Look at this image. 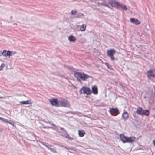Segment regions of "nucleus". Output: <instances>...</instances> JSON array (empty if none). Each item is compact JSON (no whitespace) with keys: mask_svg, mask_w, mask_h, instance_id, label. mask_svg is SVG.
I'll use <instances>...</instances> for the list:
<instances>
[{"mask_svg":"<svg viewBox=\"0 0 155 155\" xmlns=\"http://www.w3.org/2000/svg\"><path fill=\"white\" fill-rule=\"evenodd\" d=\"M62 133V134H68V133H66L65 132H64V131H63L62 132H61Z\"/></svg>","mask_w":155,"mask_h":155,"instance_id":"obj_38","label":"nucleus"},{"mask_svg":"<svg viewBox=\"0 0 155 155\" xmlns=\"http://www.w3.org/2000/svg\"><path fill=\"white\" fill-rule=\"evenodd\" d=\"M133 116L134 117H135V118H137V116L136 115V114H133Z\"/></svg>","mask_w":155,"mask_h":155,"instance_id":"obj_36","label":"nucleus"},{"mask_svg":"<svg viewBox=\"0 0 155 155\" xmlns=\"http://www.w3.org/2000/svg\"><path fill=\"white\" fill-rule=\"evenodd\" d=\"M111 6L114 7L117 9H120L122 10L127 11V8L125 5L120 4L116 0H108V3Z\"/></svg>","mask_w":155,"mask_h":155,"instance_id":"obj_1","label":"nucleus"},{"mask_svg":"<svg viewBox=\"0 0 155 155\" xmlns=\"http://www.w3.org/2000/svg\"><path fill=\"white\" fill-rule=\"evenodd\" d=\"M77 11H76V10L74 11V10H72L71 11V14L72 15H75L76 13H77Z\"/></svg>","mask_w":155,"mask_h":155,"instance_id":"obj_29","label":"nucleus"},{"mask_svg":"<svg viewBox=\"0 0 155 155\" xmlns=\"http://www.w3.org/2000/svg\"><path fill=\"white\" fill-rule=\"evenodd\" d=\"M79 92L81 94H83L87 95H90L92 93V91L89 87L84 86L80 89Z\"/></svg>","mask_w":155,"mask_h":155,"instance_id":"obj_4","label":"nucleus"},{"mask_svg":"<svg viewBox=\"0 0 155 155\" xmlns=\"http://www.w3.org/2000/svg\"><path fill=\"white\" fill-rule=\"evenodd\" d=\"M46 128L47 129H49V128H51L52 129L55 130L57 129V126L56 125H53V127H50L49 126L46 127Z\"/></svg>","mask_w":155,"mask_h":155,"instance_id":"obj_24","label":"nucleus"},{"mask_svg":"<svg viewBox=\"0 0 155 155\" xmlns=\"http://www.w3.org/2000/svg\"><path fill=\"white\" fill-rule=\"evenodd\" d=\"M135 137H127V142L131 143L134 141Z\"/></svg>","mask_w":155,"mask_h":155,"instance_id":"obj_16","label":"nucleus"},{"mask_svg":"<svg viewBox=\"0 0 155 155\" xmlns=\"http://www.w3.org/2000/svg\"><path fill=\"white\" fill-rule=\"evenodd\" d=\"M128 116L127 112L125 111V110H124V112L122 114V118L125 121L128 118Z\"/></svg>","mask_w":155,"mask_h":155,"instance_id":"obj_14","label":"nucleus"},{"mask_svg":"<svg viewBox=\"0 0 155 155\" xmlns=\"http://www.w3.org/2000/svg\"><path fill=\"white\" fill-rule=\"evenodd\" d=\"M92 92L94 94H98V88L96 85L93 86L92 87Z\"/></svg>","mask_w":155,"mask_h":155,"instance_id":"obj_12","label":"nucleus"},{"mask_svg":"<svg viewBox=\"0 0 155 155\" xmlns=\"http://www.w3.org/2000/svg\"><path fill=\"white\" fill-rule=\"evenodd\" d=\"M67 149L69 151V150H73L74 151H75V150L74 149L72 148H68Z\"/></svg>","mask_w":155,"mask_h":155,"instance_id":"obj_31","label":"nucleus"},{"mask_svg":"<svg viewBox=\"0 0 155 155\" xmlns=\"http://www.w3.org/2000/svg\"><path fill=\"white\" fill-rule=\"evenodd\" d=\"M61 136L63 137H64L68 139L69 140L74 139V138L70 137L68 134H61Z\"/></svg>","mask_w":155,"mask_h":155,"instance_id":"obj_17","label":"nucleus"},{"mask_svg":"<svg viewBox=\"0 0 155 155\" xmlns=\"http://www.w3.org/2000/svg\"><path fill=\"white\" fill-rule=\"evenodd\" d=\"M78 135L80 137H83L85 134L83 130H78Z\"/></svg>","mask_w":155,"mask_h":155,"instance_id":"obj_18","label":"nucleus"},{"mask_svg":"<svg viewBox=\"0 0 155 155\" xmlns=\"http://www.w3.org/2000/svg\"><path fill=\"white\" fill-rule=\"evenodd\" d=\"M136 113L137 114L142 116H147L149 115V112L148 110H144L141 107H138L136 111Z\"/></svg>","mask_w":155,"mask_h":155,"instance_id":"obj_3","label":"nucleus"},{"mask_svg":"<svg viewBox=\"0 0 155 155\" xmlns=\"http://www.w3.org/2000/svg\"><path fill=\"white\" fill-rule=\"evenodd\" d=\"M47 123H48L50 124H51V125H52L53 126V125H55V124H53L51 123V122L48 121L47 122Z\"/></svg>","mask_w":155,"mask_h":155,"instance_id":"obj_35","label":"nucleus"},{"mask_svg":"<svg viewBox=\"0 0 155 155\" xmlns=\"http://www.w3.org/2000/svg\"><path fill=\"white\" fill-rule=\"evenodd\" d=\"M46 127H43V128H46Z\"/></svg>","mask_w":155,"mask_h":155,"instance_id":"obj_43","label":"nucleus"},{"mask_svg":"<svg viewBox=\"0 0 155 155\" xmlns=\"http://www.w3.org/2000/svg\"><path fill=\"white\" fill-rule=\"evenodd\" d=\"M62 147H63L64 148H65V149H67V148H68V147H65V146H62Z\"/></svg>","mask_w":155,"mask_h":155,"instance_id":"obj_39","label":"nucleus"},{"mask_svg":"<svg viewBox=\"0 0 155 155\" xmlns=\"http://www.w3.org/2000/svg\"><path fill=\"white\" fill-rule=\"evenodd\" d=\"M74 76L75 78H79L83 81H85L88 78H92L91 76L88 75L84 73L77 72L74 73Z\"/></svg>","mask_w":155,"mask_h":155,"instance_id":"obj_2","label":"nucleus"},{"mask_svg":"<svg viewBox=\"0 0 155 155\" xmlns=\"http://www.w3.org/2000/svg\"><path fill=\"white\" fill-rule=\"evenodd\" d=\"M8 123L10 124H11L13 126H14V124L13 122H10V121H8Z\"/></svg>","mask_w":155,"mask_h":155,"instance_id":"obj_32","label":"nucleus"},{"mask_svg":"<svg viewBox=\"0 0 155 155\" xmlns=\"http://www.w3.org/2000/svg\"><path fill=\"white\" fill-rule=\"evenodd\" d=\"M0 120H1L3 122H5V123H8V120L5 118H3L1 117H0Z\"/></svg>","mask_w":155,"mask_h":155,"instance_id":"obj_26","label":"nucleus"},{"mask_svg":"<svg viewBox=\"0 0 155 155\" xmlns=\"http://www.w3.org/2000/svg\"><path fill=\"white\" fill-rule=\"evenodd\" d=\"M4 97H0V98L4 99Z\"/></svg>","mask_w":155,"mask_h":155,"instance_id":"obj_40","label":"nucleus"},{"mask_svg":"<svg viewBox=\"0 0 155 155\" xmlns=\"http://www.w3.org/2000/svg\"><path fill=\"white\" fill-rule=\"evenodd\" d=\"M4 66V64H2L1 66H0V71L2 70V67Z\"/></svg>","mask_w":155,"mask_h":155,"instance_id":"obj_34","label":"nucleus"},{"mask_svg":"<svg viewBox=\"0 0 155 155\" xmlns=\"http://www.w3.org/2000/svg\"><path fill=\"white\" fill-rule=\"evenodd\" d=\"M59 103L61 106L64 107H68L70 106L69 101L63 98H60L59 100Z\"/></svg>","mask_w":155,"mask_h":155,"instance_id":"obj_5","label":"nucleus"},{"mask_svg":"<svg viewBox=\"0 0 155 155\" xmlns=\"http://www.w3.org/2000/svg\"><path fill=\"white\" fill-rule=\"evenodd\" d=\"M77 78V80H78V81L79 82H81V80L79 79L78 78Z\"/></svg>","mask_w":155,"mask_h":155,"instance_id":"obj_37","label":"nucleus"},{"mask_svg":"<svg viewBox=\"0 0 155 155\" xmlns=\"http://www.w3.org/2000/svg\"><path fill=\"white\" fill-rule=\"evenodd\" d=\"M98 4L101 5H103L104 7H109L108 4L107 2H103L101 3H99Z\"/></svg>","mask_w":155,"mask_h":155,"instance_id":"obj_22","label":"nucleus"},{"mask_svg":"<svg viewBox=\"0 0 155 155\" xmlns=\"http://www.w3.org/2000/svg\"><path fill=\"white\" fill-rule=\"evenodd\" d=\"M2 129L0 128V132H2Z\"/></svg>","mask_w":155,"mask_h":155,"instance_id":"obj_42","label":"nucleus"},{"mask_svg":"<svg viewBox=\"0 0 155 155\" xmlns=\"http://www.w3.org/2000/svg\"><path fill=\"white\" fill-rule=\"evenodd\" d=\"M60 129L61 130H63V131H64V132H65L66 133H67V132L65 130H64V128H62V127H60Z\"/></svg>","mask_w":155,"mask_h":155,"instance_id":"obj_30","label":"nucleus"},{"mask_svg":"<svg viewBox=\"0 0 155 155\" xmlns=\"http://www.w3.org/2000/svg\"><path fill=\"white\" fill-rule=\"evenodd\" d=\"M68 40L70 42H74L76 40V38L72 35H70L68 37Z\"/></svg>","mask_w":155,"mask_h":155,"instance_id":"obj_15","label":"nucleus"},{"mask_svg":"<svg viewBox=\"0 0 155 155\" xmlns=\"http://www.w3.org/2000/svg\"><path fill=\"white\" fill-rule=\"evenodd\" d=\"M115 51L114 49L108 50L107 52V55L110 58L111 60H114L115 58L113 55L115 54Z\"/></svg>","mask_w":155,"mask_h":155,"instance_id":"obj_7","label":"nucleus"},{"mask_svg":"<svg viewBox=\"0 0 155 155\" xmlns=\"http://www.w3.org/2000/svg\"><path fill=\"white\" fill-rule=\"evenodd\" d=\"M41 143L43 145L45 146L47 148L48 147V146H49V144H48V143L44 142H41Z\"/></svg>","mask_w":155,"mask_h":155,"instance_id":"obj_28","label":"nucleus"},{"mask_svg":"<svg viewBox=\"0 0 155 155\" xmlns=\"http://www.w3.org/2000/svg\"><path fill=\"white\" fill-rule=\"evenodd\" d=\"M120 138L123 143H125L127 142V138L124 134H121L120 136Z\"/></svg>","mask_w":155,"mask_h":155,"instance_id":"obj_11","label":"nucleus"},{"mask_svg":"<svg viewBox=\"0 0 155 155\" xmlns=\"http://www.w3.org/2000/svg\"><path fill=\"white\" fill-rule=\"evenodd\" d=\"M109 111L111 115L113 116L117 115L119 113V110L117 108H110Z\"/></svg>","mask_w":155,"mask_h":155,"instance_id":"obj_6","label":"nucleus"},{"mask_svg":"<svg viewBox=\"0 0 155 155\" xmlns=\"http://www.w3.org/2000/svg\"><path fill=\"white\" fill-rule=\"evenodd\" d=\"M10 54H11V56H12L13 55H14V54L15 53H16V52L15 51H11V53H10Z\"/></svg>","mask_w":155,"mask_h":155,"instance_id":"obj_33","label":"nucleus"},{"mask_svg":"<svg viewBox=\"0 0 155 155\" xmlns=\"http://www.w3.org/2000/svg\"><path fill=\"white\" fill-rule=\"evenodd\" d=\"M153 72H154V73H155V69H153Z\"/></svg>","mask_w":155,"mask_h":155,"instance_id":"obj_41","label":"nucleus"},{"mask_svg":"<svg viewBox=\"0 0 155 155\" xmlns=\"http://www.w3.org/2000/svg\"><path fill=\"white\" fill-rule=\"evenodd\" d=\"M147 77L149 80H150L151 79V77L153 78H155V74H147Z\"/></svg>","mask_w":155,"mask_h":155,"instance_id":"obj_21","label":"nucleus"},{"mask_svg":"<svg viewBox=\"0 0 155 155\" xmlns=\"http://www.w3.org/2000/svg\"><path fill=\"white\" fill-rule=\"evenodd\" d=\"M154 74V72H153V69H149L148 71H147V74Z\"/></svg>","mask_w":155,"mask_h":155,"instance_id":"obj_27","label":"nucleus"},{"mask_svg":"<svg viewBox=\"0 0 155 155\" xmlns=\"http://www.w3.org/2000/svg\"><path fill=\"white\" fill-rule=\"evenodd\" d=\"M20 103L21 104H30L29 103V101L28 100L21 101L20 102Z\"/></svg>","mask_w":155,"mask_h":155,"instance_id":"obj_23","label":"nucleus"},{"mask_svg":"<svg viewBox=\"0 0 155 155\" xmlns=\"http://www.w3.org/2000/svg\"><path fill=\"white\" fill-rule=\"evenodd\" d=\"M86 25L84 24H83L81 26L80 30L82 31H84L86 29Z\"/></svg>","mask_w":155,"mask_h":155,"instance_id":"obj_20","label":"nucleus"},{"mask_svg":"<svg viewBox=\"0 0 155 155\" xmlns=\"http://www.w3.org/2000/svg\"><path fill=\"white\" fill-rule=\"evenodd\" d=\"M130 21L136 25H138L140 23V22L137 19L134 18H131L130 19Z\"/></svg>","mask_w":155,"mask_h":155,"instance_id":"obj_10","label":"nucleus"},{"mask_svg":"<svg viewBox=\"0 0 155 155\" xmlns=\"http://www.w3.org/2000/svg\"><path fill=\"white\" fill-rule=\"evenodd\" d=\"M105 65L107 66V68L110 69V70H112L113 68L111 66L109 65V63L107 62H106L105 63Z\"/></svg>","mask_w":155,"mask_h":155,"instance_id":"obj_25","label":"nucleus"},{"mask_svg":"<svg viewBox=\"0 0 155 155\" xmlns=\"http://www.w3.org/2000/svg\"><path fill=\"white\" fill-rule=\"evenodd\" d=\"M83 15L84 14L83 13L77 12L76 15L74 16V18H81Z\"/></svg>","mask_w":155,"mask_h":155,"instance_id":"obj_19","label":"nucleus"},{"mask_svg":"<svg viewBox=\"0 0 155 155\" xmlns=\"http://www.w3.org/2000/svg\"><path fill=\"white\" fill-rule=\"evenodd\" d=\"M49 102L53 106H55L57 107L59 106V100L58 101L57 98H53L50 99L49 100Z\"/></svg>","mask_w":155,"mask_h":155,"instance_id":"obj_8","label":"nucleus"},{"mask_svg":"<svg viewBox=\"0 0 155 155\" xmlns=\"http://www.w3.org/2000/svg\"><path fill=\"white\" fill-rule=\"evenodd\" d=\"M11 51H7L6 50H4L2 53V55H3L4 56H11Z\"/></svg>","mask_w":155,"mask_h":155,"instance_id":"obj_13","label":"nucleus"},{"mask_svg":"<svg viewBox=\"0 0 155 155\" xmlns=\"http://www.w3.org/2000/svg\"><path fill=\"white\" fill-rule=\"evenodd\" d=\"M47 148L50 150L51 152L53 153H56L57 152L56 148L52 145L49 144V146H48Z\"/></svg>","mask_w":155,"mask_h":155,"instance_id":"obj_9","label":"nucleus"}]
</instances>
